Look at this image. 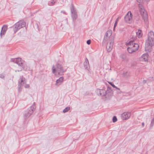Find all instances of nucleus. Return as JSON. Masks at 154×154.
<instances>
[{"label":"nucleus","instance_id":"obj_1","mask_svg":"<svg viewBox=\"0 0 154 154\" xmlns=\"http://www.w3.org/2000/svg\"><path fill=\"white\" fill-rule=\"evenodd\" d=\"M154 45V32L150 31L148 34V38L145 45V50L149 51L152 46Z\"/></svg>","mask_w":154,"mask_h":154},{"label":"nucleus","instance_id":"obj_2","mask_svg":"<svg viewBox=\"0 0 154 154\" xmlns=\"http://www.w3.org/2000/svg\"><path fill=\"white\" fill-rule=\"evenodd\" d=\"M97 94L100 96H105L107 95L108 97H111L112 94V92L111 89L108 88L106 90L104 89H97Z\"/></svg>","mask_w":154,"mask_h":154},{"label":"nucleus","instance_id":"obj_3","mask_svg":"<svg viewBox=\"0 0 154 154\" xmlns=\"http://www.w3.org/2000/svg\"><path fill=\"white\" fill-rule=\"evenodd\" d=\"M127 45L128 46L127 48L128 52L130 53H132L133 52L137 51L139 47V45L137 43H136L133 41H130L128 43H127Z\"/></svg>","mask_w":154,"mask_h":154},{"label":"nucleus","instance_id":"obj_4","mask_svg":"<svg viewBox=\"0 0 154 154\" xmlns=\"http://www.w3.org/2000/svg\"><path fill=\"white\" fill-rule=\"evenodd\" d=\"M12 61H15V63L18 65L19 66H21L24 70L27 69V66L25 62L20 57H18L15 59H11Z\"/></svg>","mask_w":154,"mask_h":154},{"label":"nucleus","instance_id":"obj_5","mask_svg":"<svg viewBox=\"0 0 154 154\" xmlns=\"http://www.w3.org/2000/svg\"><path fill=\"white\" fill-rule=\"evenodd\" d=\"M26 23L23 20L19 21L16 23L13 26V30L14 33H16L21 28L25 26Z\"/></svg>","mask_w":154,"mask_h":154},{"label":"nucleus","instance_id":"obj_6","mask_svg":"<svg viewBox=\"0 0 154 154\" xmlns=\"http://www.w3.org/2000/svg\"><path fill=\"white\" fill-rule=\"evenodd\" d=\"M52 72L54 73L56 71L58 72V75H63L66 70H64L61 65L57 64L56 65V68H55L54 66L53 65L52 67Z\"/></svg>","mask_w":154,"mask_h":154},{"label":"nucleus","instance_id":"obj_7","mask_svg":"<svg viewBox=\"0 0 154 154\" xmlns=\"http://www.w3.org/2000/svg\"><path fill=\"white\" fill-rule=\"evenodd\" d=\"M140 12L142 16L143 19L145 22L148 21V16L146 11L145 10L144 7L140 4H139Z\"/></svg>","mask_w":154,"mask_h":154},{"label":"nucleus","instance_id":"obj_8","mask_svg":"<svg viewBox=\"0 0 154 154\" xmlns=\"http://www.w3.org/2000/svg\"><path fill=\"white\" fill-rule=\"evenodd\" d=\"M35 108V105H33L31 106L30 109L24 113V118L27 119L33 113Z\"/></svg>","mask_w":154,"mask_h":154},{"label":"nucleus","instance_id":"obj_9","mask_svg":"<svg viewBox=\"0 0 154 154\" xmlns=\"http://www.w3.org/2000/svg\"><path fill=\"white\" fill-rule=\"evenodd\" d=\"M113 43L114 39L112 37H110L106 47V49L108 52H110L111 51L113 48Z\"/></svg>","mask_w":154,"mask_h":154},{"label":"nucleus","instance_id":"obj_10","mask_svg":"<svg viewBox=\"0 0 154 154\" xmlns=\"http://www.w3.org/2000/svg\"><path fill=\"white\" fill-rule=\"evenodd\" d=\"M72 6L70 8V10L71 13V17L73 21H74L77 18L78 16L77 12L75 10L74 7L72 4L71 5Z\"/></svg>","mask_w":154,"mask_h":154},{"label":"nucleus","instance_id":"obj_11","mask_svg":"<svg viewBox=\"0 0 154 154\" xmlns=\"http://www.w3.org/2000/svg\"><path fill=\"white\" fill-rule=\"evenodd\" d=\"M132 14L131 11H129L125 17V22L128 23H130L132 21Z\"/></svg>","mask_w":154,"mask_h":154},{"label":"nucleus","instance_id":"obj_12","mask_svg":"<svg viewBox=\"0 0 154 154\" xmlns=\"http://www.w3.org/2000/svg\"><path fill=\"white\" fill-rule=\"evenodd\" d=\"M26 80L24 77L23 76H21L20 77V79L18 81V85L19 86H23L26 84Z\"/></svg>","mask_w":154,"mask_h":154},{"label":"nucleus","instance_id":"obj_13","mask_svg":"<svg viewBox=\"0 0 154 154\" xmlns=\"http://www.w3.org/2000/svg\"><path fill=\"white\" fill-rule=\"evenodd\" d=\"M131 116L130 112H125L121 115V118L123 120H127Z\"/></svg>","mask_w":154,"mask_h":154},{"label":"nucleus","instance_id":"obj_14","mask_svg":"<svg viewBox=\"0 0 154 154\" xmlns=\"http://www.w3.org/2000/svg\"><path fill=\"white\" fill-rule=\"evenodd\" d=\"M148 57L149 55L148 53H145L143 54L140 58V60L142 61H147L148 60Z\"/></svg>","mask_w":154,"mask_h":154},{"label":"nucleus","instance_id":"obj_15","mask_svg":"<svg viewBox=\"0 0 154 154\" xmlns=\"http://www.w3.org/2000/svg\"><path fill=\"white\" fill-rule=\"evenodd\" d=\"M85 69L89 71L90 65L88 58L86 57L85 62L83 63Z\"/></svg>","mask_w":154,"mask_h":154},{"label":"nucleus","instance_id":"obj_16","mask_svg":"<svg viewBox=\"0 0 154 154\" xmlns=\"http://www.w3.org/2000/svg\"><path fill=\"white\" fill-rule=\"evenodd\" d=\"M64 78L63 77H60L59 79L57 80L55 85L58 86L61 85L64 81Z\"/></svg>","mask_w":154,"mask_h":154},{"label":"nucleus","instance_id":"obj_17","mask_svg":"<svg viewBox=\"0 0 154 154\" xmlns=\"http://www.w3.org/2000/svg\"><path fill=\"white\" fill-rule=\"evenodd\" d=\"M8 27L6 25H4L2 27V30L1 32L0 35L1 36L4 35Z\"/></svg>","mask_w":154,"mask_h":154},{"label":"nucleus","instance_id":"obj_18","mask_svg":"<svg viewBox=\"0 0 154 154\" xmlns=\"http://www.w3.org/2000/svg\"><path fill=\"white\" fill-rule=\"evenodd\" d=\"M56 2L54 0H49L48 2V5L50 6H53L54 5Z\"/></svg>","mask_w":154,"mask_h":154},{"label":"nucleus","instance_id":"obj_19","mask_svg":"<svg viewBox=\"0 0 154 154\" xmlns=\"http://www.w3.org/2000/svg\"><path fill=\"white\" fill-rule=\"evenodd\" d=\"M136 35L138 38H140L143 35L142 32V31L140 29H138L137 32H136Z\"/></svg>","mask_w":154,"mask_h":154},{"label":"nucleus","instance_id":"obj_20","mask_svg":"<svg viewBox=\"0 0 154 154\" xmlns=\"http://www.w3.org/2000/svg\"><path fill=\"white\" fill-rule=\"evenodd\" d=\"M109 36H110L109 35L106 34V32L103 41V42L105 43L107 41L108 38Z\"/></svg>","mask_w":154,"mask_h":154},{"label":"nucleus","instance_id":"obj_21","mask_svg":"<svg viewBox=\"0 0 154 154\" xmlns=\"http://www.w3.org/2000/svg\"><path fill=\"white\" fill-rule=\"evenodd\" d=\"M70 109V107H66L65 109L63 110V112L64 113H65L67 112Z\"/></svg>","mask_w":154,"mask_h":154},{"label":"nucleus","instance_id":"obj_22","mask_svg":"<svg viewBox=\"0 0 154 154\" xmlns=\"http://www.w3.org/2000/svg\"><path fill=\"white\" fill-rule=\"evenodd\" d=\"M106 34L109 35V36H110L112 33V31L111 30H109L106 32Z\"/></svg>","mask_w":154,"mask_h":154},{"label":"nucleus","instance_id":"obj_23","mask_svg":"<svg viewBox=\"0 0 154 154\" xmlns=\"http://www.w3.org/2000/svg\"><path fill=\"white\" fill-rule=\"evenodd\" d=\"M108 83L109 84H110V85H111V86L112 87H113L114 88H116V89H117L119 90V88H117L116 86H115V85L114 84H113L112 82H108Z\"/></svg>","mask_w":154,"mask_h":154},{"label":"nucleus","instance_id":"obj_24","mask_svg":"<svg viewBox=\"0 0 154 154\" xmlns=\"http://www.w3.org/2000/svg\"><path fill=\"white\" fill-rule=\"evenodd\" d=\"M154 125V117L153 119L152 120L150 124V127H152Z\"/></svg>","mask_w":154,"mask_h":154},{"label":"nucleus","instance_id":"obj_25","mask_svg":"<svg viewBox=\"0 0 154 154\" xmlns=\"http://www.w3.org/2000/svg\"><path fill=\"white\" fill-rule=\"evenodd\" d=\"M117 121V118L116 116H114L112 118V121L113 122H116Z\"/></svg>","mask_w":154,"mask_h":154},{"label":"nucleus","instance_id":"obj_26","mask_svg":"<svg viewBox=\"0 0 154 154\" xmlns=\"http://www.w3.org/2000/svg\"><path fill=\"white\" fill-rule=\"evenodd\" d=\"M22 86H19V85H18V91H19V92H20L21 91V90L22 89Z\"/></svg>","mask_w":154,"mask_h":154},{"label":"nucleus","instance_id":"obj_27","mask_svg":"<svg viewBox=\"0 0 154 154\" xmlns=\"http://www.w3.org/2000/svg\"><path fill=\"white\" fill-rule=\"evenodd\" d=\"M120 18V17H118L116 19L115 23V24H117L118 21L119 20Z\"/></svg>","mask_w":154,"mask_h":154},{"label":"nucleus","instance_id":"obj_28","mask_svg":"<svg viewBox=\"0 0 154 154\" xmlns=\"http://www.w3.org/2000/svg\"><path fill=\"white\" fill-rule=\"evenodd\" d=\"M0 78L1 79H4L5 78V76L4 74H0Z\"/></svg>","mask_w":154,"mask_h":154},{"label":"nucleus","instance_id":"obj_29","mask_svg":"<svg viewBox=\"0 0 154 154\" xmlns=\"http://www.w3.org/2000/svg\"><path fill=\"white\" fill-rule=\"evenodd\" d=\"M25 85H24V87L25 88H28L29 87V84H25Z\"/></svg>","mask_w":154,"mask_h":154},{"label":"nucleus","instance_id":"obj_30","mask_svg":"<svg viewBox=\"0 0 154 154\" xmlns=\"http://www.w3.org/2000/svg\"><path fill=\"white\" fill-rule=\"evenodd\" d=\"M91 41L90 40H88L87 41V43L88 45H90L91 43Z\"/></svg>","mask_w":154,"mask_h":154},{"label":"nucleus","instance_id":"obj_31","mask_svg":"<svg viewBox=\"0 0 154 154\" xmlns=\"http://www.w3.org/2000/svg\"><path fill=\"white\" fill-rule=\"evenodd\" d=\"M61 13H63V14H65L66 15L67 14H66V12H65V11H61Z\"/></svg>","mask_w":154,"mask_h":154},{"label":"nucleus","instance_id":"obj_32","mask_svg":"<svg viewBox=\"0 0 154 154\" xmlns=\"http://www.w3.org/2000/svg\"><path fill=\"white\" fill-rule=\"evenodd\" d=\"M137 1L138 2L140 3L143 2V0H137Z\"/></svg>","mask_w":154,"mask_h":154},{"label":"nucleus","instance_id":"obj_33","mask_svg":"<svg viewBox=\"0 0 154 154\" xmlns=\"http://www.w3.org/2000/svg\"><path fill=\"white\" fill-rule=\"evenodd\" d=\"M117 24H116L114 23V28H113V30L114 31L115 29V27L116 26H117Z\"/></svg>","mask_w":154,"mask_h":154},{"label":"nucleus","instance_id":"obj_34","mask_svg":"<svg viewBox=\"0 0 154 154\" xmlns=\"http://www.w3.org/2000/svg\"><path fill=\"white\" fill-rule=\"evenodd\" d=\"M142 126L143 127L144 126V122H142Z\"/></svg>","mask_w":154,"mask_h":154},{"label":"nucleus","instance_id":"obj_35","mask_svg":"<svg viewBox=\"0 0 154 154\" xmlns=\"http://www.w3.org/2000/svg\"><path fill=\"white\" fill-rule=\"evenodd\" d=\"M22 71V69H21V70H16V71H15V72H17V71H18V72H20V71Z\"/></svg>","mask_w":154,"mask_h":154}]
</instances>
